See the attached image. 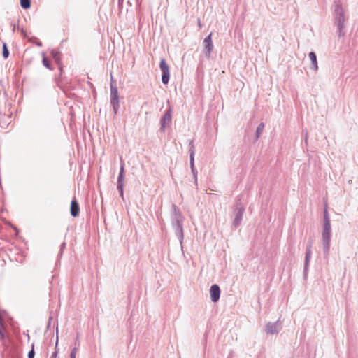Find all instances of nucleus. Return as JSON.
<instances>
[{
	"instance_id": "1",
	"label": "nucleus",
	"mask_w": 358,
	"mask_h": 358,
	"mask_svg": "<svg viewBox=\"0 0 358 358\" xmlns=\"http://www.w3.org/2000/svg\"><path fill=\"white\" fill-rule=\"evenodd\" d=\"M331 231V224L327 223V224H324L323 230L322 232V239L324 251L326 255H328L330 248Z\"/></svg>"
},
{
	"instance_id": "2",
	"label": "nucleus",
	"mask_w": 358,
	"mask_h": 358,
	"mask_svg": "<svg viewBox=\"0 0 358 358\" xmlns=\"http://www.w3.org/2000/svg\"><path fill=\"white\" fill-rule=\"evenodd\" d=\"M159 66L162 71V81L164 84H167L169 80V67L165 59L160 61Z\"/></svg>"
},
{
	"instance_id": "3",
	"label": "nucleus",
	"mask_w": 358,
	"mask_h": 358,
	"mask_svg": "<svg viewBox=\"0 0 358 358\" xmlns=\"http://www.w3.org/2000/svg\"><path fill=\"white\" fill-rule=\"evenodd\" d=\"M210 294L211 300L213 302H217L220 299V289L218 285H213L210 289Z\"/></svg>"
},
{
	"instance_id": "4",
	"label": "nucleus",
	"mask_w": 358,
	"mask_h": 358,
	"mask_svg": "<svg viewBox=\"0 0 358 358\" xmlns=\"http://www.w3.org/2000/svg\"><path fill=\"white\" fill-rule=\"evenodd\" d=\"M212 33H210L206 38H205L203 41L204 48L206 51V55L210 57V52L213 48V44L212 42Z\"/></svg>"
},
{
	"instance_id": "5",
	"label": "nucleus",
	"mask_w": 358,
	"mask_h": 358,
	"mask_svg": "<svg viewBox=\"0 0 358 358\" xmlns=\"http://www.w3.org/2000/svg\"><path fill=\"white\" fill-rule=\"evenodd\" d=\"M70 211H71V215L73 217H76L79 215L80 207H79L78 203V201H76V199H73L71 201Z\"/></svg>"
},
{
	"instance_id": "6",
	"label": "nucleus",
	"mask_w": 358,
	"mask_h": 358,
	"mask_svg": "<svg viewBox=\"0 0 358 358\" xmlns=\"http://www.w3.org/2000/svg\"><path fill=\"white\" fill-rule=\"evenodd\" d=\"M309 58L310 61L312 62L313 68L315 70H317L318 69L317 62V58L316 55L314 52H311L309 53Z\"/></svg>"
},
{
	"instance_id": "7",
	"label": "nucleus",
	"mask_w": 358,
	"mask_h": 358,
	"mask_svg": "<svg viewBox=\"0 0 358 358\" xmlns=\"http://www.w3.org/2000/svg\"><path fill=\"white\" fill-rule=\"evenodd\" d=\"M171 120V110H168L165 115H164V117H163V121H164V123H166V122H170Z\"/></svg>"
},
{
	"instance_id": "8",
	"label": "nucleus",
	"mask_w": 358,
	"mask_h": 358,
	"mask_svg": "<svg viewBox=\"0 0 358 358\" xmlns=\"http://www.w3.org/2000/svg\"><path fill=\"white\" fill-rule=\"evenodd\" d=\"M20 5L24 8H29L31 6L30 0H20Z\"/></svg>"
},
{
	"instance_id": "9",
	"label": "nucleus",
	"mask_w": 358,
	"mask_h": 358,
	"mask_svg": "<svg viewBox=\"0 0 358 358\" xmlns=\"http://www.w3.org/2000/svg\"><path fill=\"white\" fill-rule=\"evenodd\" d=\"M3 56L4 58H8L9 56V51L5 43L3 44Z\"/></svg>"
},
{
	"instance_id": "10",
	"label": "nucleus",
	"mask_w": 358,
	"mask_h": 358,
	"mask_svg": "<svg viewBox=\"0 0 358 358\" xmlns=\"http://www.w3.org/2000/svg\"><path fill=\"white\" fill-rule=\"evenodd\" d=\"M264 128V124L263 123H261V124L258 126V127H257V131H256V133H257V138L260 136V134H262V132L263 131Z\"/></svg>"
},
{
	"instance_id": "11",
	"label": "nucleus",
	"mask_w": 358,
	"mask_h": 358,
	"mask_svg": "<svg viewBox=\"0 0 358 358\" xmlns=\"http://www.w3.org/2000/svg\"><path fill=\"white\" fill-rule=\"evenodd\" d=\"M327 223L330 224V220H329V217L328 212L325 209L324 210V224H327Z\"/></svg>"
},
{
	"instance_id": "12",
	"label": "nucleus",
	"mask_w": 358,
	"mask_h": 358,
	"mask_svg": "<svg viewBox=\"0 0 358 358\" xmlns=\"http://www.w3.org/2000/svg\"><path fill=\"white\" fill-rule=\"evenodd\" d=\"M4 326L2 321L0 320V338L1 339H3L4 338Z\"/></svg>"
},
{
	"instance_id": "13",
	"label": "nucleus",
	"mask_w": 358,
	"mask_h": 358,
	"mask_svg": "<svg viewBox=\"0 0 358 358\" xmlns=\"http://www.w3.org/2000/svg\"><path fill=\"white\" fill-rule=\"evenodd\" d=\"M43 64L46 68L52 69L50 67V62L45 57H44L43 59Z\"/></svg>"
},
{
	"instance_id": "14",
	"label": "nucleus",
	"mask_w": 358,
	"mask_h": 358,
	"mask_svg": "<svg viewBox=\"0 0 358 358\" xmlns=\"http://www.w3.org/2000/svg\"><path fill=\"white\" fill-rule=\"evenodd\" d=\"M123 174L124 173H120V176H119V178H118V188H120V190H121V194H122V180L123 178Z\"/></svg>"
},
{
	"instance_id": "15",
	"label": "nucleus",
	"mask_w": 358,
	"mask_h": 358,
	"mask_svg": "<svg viewBox=\"0 0 358 358\" xmlns=\"http://www.w3.org/2000/svg\"><path fill=\"white\" fill-rule=\"evenodd\" d=\"M34 345H32V348L28 354V358H34V357L35 352H34Z\"/></svg>"
},
{
	"instance_id": "16",
	"label": "nucleus",
	"mask_w": 358,
	"mask_h": 358,
	"mask_svg": "<svg viewBox=\"0 0 358 358\" xmlns=\"http://www.w3.org/2000/svg\"><path fill=\"white\" fill-rule=\"evenodd\" d=\"M77 349L74 348L70 355V358H76Z\"/></svg>"
},
{
	"instance_id": "17",
	"label": "nucleus",
	"mask_w": 358,
	"mask_h": 358,
	"mask_svg": "<svg viewBox=\"0 0 358 358\" xmlns=\"http://www.w3.org/2000/svg\"><path fill=\"white\" fill-rule=\"evenodd\" d=\"M111 102L113 105H115V103H117L118 101L116 94H114V98L112 99Z\"/></svg>"
},
{
	"instance_id": "18",
	"label": "nucleus",
	"mask_w": 358,
	"mask_h": 358,
	"mask_svg": "<svg viewBox=\"0 0 358 358\" xmlns=\"http://www.w3.org/2000/svg\"><path fill=\"white\" fill-rule=\"evenodd\" d=\"M120 173H124V164H122L121 165V167H120Z\"/></svg>"
},
{
	"instance_id": "19",
	"label": "nucleus",
	"mask_w": 358,
	"mask_h": 358,
	"mask_svg": "<svg viewBox=\"0 0 358 358\" xmlns=\"http://www.w3.org/2000/svg\"><path fill=\"white\" fill-rule=\"evenodd\" d=\"M191 164H192V166H193V164H194V156H193V154L191 155Z\"/></svg>"
},
{
	"instance_id": "20",
	"label": "nucleus",
	"mask_w": 358,
	"mask_h": 358,
	"mask_svg": "<svg viewBox=\"0 0 358 358\" xmlns=\"http://www.w3.org/2000/svg\"><path fill=\"white\" fill-rule=\"evenodd\" d=\"M310 253V250H308L306 252V260L309 258Z\"/></svg>"
},
{
	"instance_id": "21",
	"label": "nucleus",
	"mask_w": 358,
	"mask_h": 358,
	"mask_svg": "<svg viewBox=\"0 0 358 358\" xmlns=\"http://www.w3.org/2000/svg\"><path fill=\"white\" fill-rule=\"evenodd\" d=\"M52 356L56 357V356H57V352H55L53 354V355H52Z\"/></svg>"
},
{
	"instance_id": "22",
	"label": "nucleus",
	"mask_w": 358,
	"mask_h": 358,
	"mask_svg": "<svg viewBox=\"0 0 358 358\" xmlns=\"http://www.w3.org/2000/svg\"><path fill=\"white\" fill-rule=\"evenodd\" d=\"M236 220H238V221H240L241 220V218H236Z\"/></svg>"
},
{
	"instance_id": "23",
	"label": "nucleus",
	"mask_w": 358,
	"mask_h": 358,
	"mask_svg": "<svg viewBox=\"0 0 358 358\" xmlns=\"http://www.w3.org/2000/svg\"><path fill=\"white\" fill-rule=\"evenodd\" d=\"M236 220H238V221H240L241 220V218H236Z\"/></svg>"
},
{
	"instance_id": "24",
	"label": "nucleus",
	"mask_w": 358,
	"mask_h": 358,
	"mask_svg": "<svg viewBox=\"0 0 358 358\" xmlns=\"http://www.w3.org/2000/svg\"><path fill=\"white\" fill-rule=\"evenodd\" d=\"M236 220H238V221H240L241 220V218H236Z\"/></svg>"
},
{
	"instance_id": "25",
	"label": "nucleus",
	"mask_w": 358,
	"mask_h": 358,
	"mask_svg": "<svg viewBox=\"0 0 358 358\" xmlns=\"http://www.w3.org/2000/svg\"><path fill=\"white\" fill-rule=\"evenodd\" d=\"M57 343H58V338H57L56 345H57Z\"/></svg>"
}]
</instances>
